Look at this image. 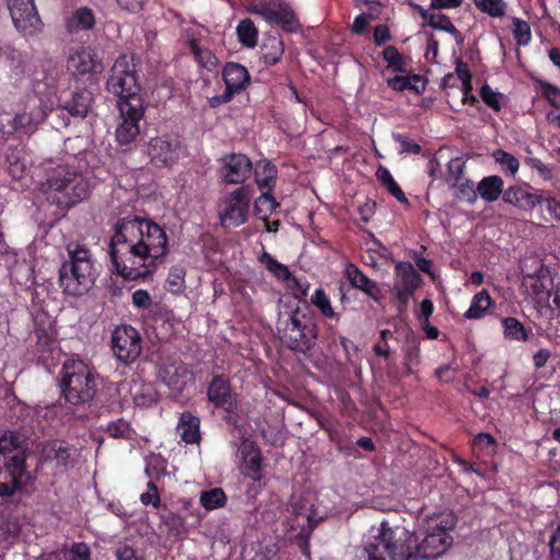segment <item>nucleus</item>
<instances>
[{"label":"nucleus","mask_w":560,"mask_h":560,"mask_svg":"<svg viewBox=\"0 0 560 560\" xmlns=\"http://www.w3.org/2000/svg\"><path fill=\"white\" fill-rule=\"evenodd\" d=\"M167 254L166 232L152 219L128 214L116 220L109 256L116 272L126 281H148Z\"/></svg>","instance_id":"f257e3e1"},{"label":"nucleus","mask_w":560,"mask_h":560,"mask_svg":"<svg viewBox=\"0 0 560 560\" xmlns=\"http://www.w3.org/2000/svg\"><path fill=\"white\" fill-rule=\"evenodd\" d=\"M456 525L453 514L430 527L428 534L418 545L413 533L402 526L390 527L383 522L377 533L372 535L364 546L366 560H419L435 559L442 556L452 545L453 538L448 530Z\"/></svg>","instance_id":"f03ea898"},{"label":"nucleus","mask_w":560,"mask_h":560,"mask_svg":"<svg viewBox=\"0 0 560 560\" xmlns=\"http://www.w3.org/2000/svg\"><path fill=\"white\" fill-rule=\"evenodd\" d=\"M106 90L118 97L117 106L121 121L116 128V141L119 145H128L140 135L139 124L145 110L138 65L133 55L118 56L106 81Z\"/></svg>","instance_id":"7ed1b4c3"},{"label":"nucleus","mask_w":560,"mask_h":560,"mask_svg":"<svg viewBox=\"0 0 560 560\" xmlns=\"http://www.w3.org/2000/svg\"><path fill=\"white\" fill-rule=\"evenodd\" d=\"M27 447L18 432L7 430L0 436V497H11L33 482L26 467Z\"/></svg>","instance_id":"20e7f679"},{"label":"nucleus","mask_w":560,"mask_h":560,"mask_svg":"<svg viewBox=\"0 0 560 560\" xmlns=\"http://www.w3.org/2000/svg\"><path fill=\"white\" fill-rule=\"evenodd\" d=\"M44 191L49 203L69 210L89 197L91 186L81 172L59 165L47 175Z\"/></svg>","instance_id":"39448f33"},{"label":"nucleus","mask_w":560,"mask_h":560,"mask_svg":"<svg viewBox=\"0 0 560 560\" xmlns=\"http://www.w3.org/2000/svg\"><path fill=\"white\" fill-rule=\"evenodd\" d=\"M69 260L59 268V285L63 293L71 296H82L94 284L95 268L88 247L77 244L67 246Z\"/></svg>","instance_id":"423d86ee"},{"label":"nucleus","mask_w":560,"mask_h":560,"mask_svg":"<svg viewBox=\"0 0 560 560\" xmlns=\"http://www.w3.org/2000/svg\"><path fill=\"white\" fill-rule=\"evenodd\" d=\"M278 332L288 349L302 354L313 349L318 339L317 322L307 306H296L289 312L285 319L280 318Z\"/></svg>","instance_id":"0eeeda50"},{"label":"nucleus","mask_w":560,"mask_h":560,"mask_svg":"<svg viewBox=\"0 0 560 560\" xmlns=\"http://www.w3.org/2000/svg\"><path fill=\"white\" fill-rule=\"evenodd\" d=\"M60 389L71 405L90 402L96 394L94 373L82 360H67L61 369Z\"/></svg>","instance_id":"6e6552de"},{"label":"nucleus","mask_w":560,"mask_h":560,"mask_svg":"<svg viewBox=\"0 0 560 560\" xmlns=\"http://www.w3.org/2000/svg\"><path fill=\"white\" fill-rule=\"evenodd\" d=\"M246 9L278 24L287 33H296L301 28L296 14L283 0H249Z\"/></svg>","instance_id":"1a4fd4ad"},{"label":"nucleus","mask_w":560,"mask_h":560,"mask_svg":"<svg viewBox=\"0 0 560 560\" xmlns=\"http://www.w3.org/2000/svg\"><path fill=\"white\" fill-rule=\"evenodd\" d=\"M253 194V186L242 185L225 197L219 213L222 225L236 228L247 221Z\"/></svg>","instance_id":"9d476101"},{"label":"nucleus","mask_w":560,"mask_h":560,"mask_svg":"<svg viewBox=\"0 0 560 560\" xmlns=\"http://www.w3.org/2000/svg\"><path fill=\"white\" fill-rule=\"evenodd\" d=\"M110 342L115 358L126 365L133 363L141 354L142 339L131 325L117 326L112 332Z\"/></svg>","instance_id":"9b49d317"},{"label":"nucleus","mask_w":560,"mask_h":560,"mask_svg":"<svg viewBox=\"0 0 560 560\" xmlns=\"http://www.w3.org/2000/svg\"><path fill=\"white\" fill-rule=\"evenodd\" d=\"M206 395L208 401L215 408L228 413H235L238 409V395L234 392L229 375L212 373L207 383Z\"/></svg>","instance_id":"f8f14e48"},{"label":"nucleus","mask_w":560,"mask_h":560,"mask_svg":"<svg viewBox=\"0 0 560 560\" xmlns=\"http://www.w3.org/2000/svg\"><path fill=\"white\" fill-rule=\"evenodd\" d=\"M8 8L15 28L25 37L42 32V22L34 0H9Z\"/></svg>","instance_id":"ddd939ff"},{"label":"nucleus","mask_w":560,"mask_h":560,"mask_svg":"<svg viewBox=\"0 0 560 560\" xmlns=\"http://www.w3.org/2000/svg\"><path fill=\"white\" fill-rule=\"evenodd\" d=\"M182 145L168 136L152 138L148 143V155L156 167H172L180 156Z\"/></svg>","instance_id":"4468645a"},{"label":"nucleus","mask_w":560,"mask_h":560,"mask_svg":"<svg viewBox=\"0 0 560 560\" xmlns=\"http://www.w3.org/2000/svg\"><path fill=\"white\" fill-rule=\"evenodd\" d=\"M220 175L225 184H243L253 173L250 159L243 153H230L220 159Z\"/></svg>","instance_id":"2eb2a0df"},{"label":"nucleus","mask_w":560,"mask_h":560,"mask_svg":"<svg viewBox=\"0 0 560 560\" xmlns=\"http://www.w3.org/2000/svg\"><path fill=\"white\" fill-rule=\"evenodd\" d=\"M67 71L74 78L96 75L104 69L102 60L90 49L81 47L72 50L67 58Z\"/></svg>","instance_id":"dca6fc26"},{"label":"nucleus","mask_w":560,"mask_h":560,"mask_svg":"<svg viewBox=\"0 0 560 560\" xmlns=\"http://www.w3.org/2000/svg\"><path fill=\"white\" fill-rule=\"evenodd\" d=\"M521 270L524 277V284L530 288L534 295L548 293L552 288L553 280L550 270L544 265L541 259H534L533 272L527 270V260L521 262Z\"/></svg>","instance_id":"f3484780"},{"label":"nucleus","mask_w":560,"mask_h":560,"mask_svg":"<svg viewBox=\"0 0 560 560\" xmlns=\"http://www.w3.org/2000/svg\"><path fill=\"white\" fill-rule=\"evenodd\" d=\"M242 456V474L253 481L262 480V455L254 441L245 439L240 446Z\"/></svg>","instance_id":"a211bd4d"},{"label":"nucleus","mask_w":560,"mask_h":560,"mask_svg":"<svg viewBox=\"0 0 560 560\" xmlns=\"http://www.w3.org/2000/svg\"><path fill=\"white\" fill-rule=\"evenodd\" d=\"M160 378L176 395L195 381L192 371L185 363L165 365L160 371Z\"/></svg>","instance_id":"6ab92c4d"},{"label":"nucleus","mask_w":560,"mask_h":560,"mask_svg":"<svg viewBox=\"0 0 560 560\" xmlns=\"http://www.w3.org/2000/svg\"><path fill=\"white\" fill-rule=\"evenodd\" d=\"M93 94L86 89L75 91L70 98L59 100L58 107L73 118L83 119L92 108Z\"/></svg>","instance_id":"aec40b11"},{"label":"nucleus","mask_w":560,"mask_h":560,"mask_svg":"<svg viewBox=\"0 0 560 560\" xmlns=\"http://www.w3.org/2000/svg\"><path fill=\"white\" fill-rule=\"evenodd\" d=\"M222 78L225 90L233 95L243 92L250 82V75L246 67L237 62H228L222 69Z\"/></svg>","instance_id":"412c9836"},{"label":"nucleus","mask_w":560,"mask_h":560,"mask_svg":"<svg viewBox=\"0 0 560 560\" xmlns=\"http://www.w3.org/2000/svg\"><path fill=\"white\" fill-rule=\"evenodd\" d=\"M346 276L351 287L362 291L375 302H381L383 295L378 283L369 278L355 265L349 264L346 268Z\"/></svg>","instance_id":"4be33fe9"},{"label":"nucleus","mask_w":560,"mask_h":560,"mask_svg":"<svg viewBox=\"0 0 560 560\" xmlns=\"http://www.w3.org/2000/svg\"><path fill=\"white\" fill-rule=\"evenodd\" d=\"M540 195L529 191L528 188H524L521 186H511L503 192V201L505 203L512 205L521 210H530L533 209L539 201Z\"/></svg>","instance_id":"5701e85b"},{"label":"nucleus","mask_w":560,"mask_h":560,"mask_svg":"<svg viewBox=\"0 0 560 560\" xmlns=\"http://www.w3.org/2000/svg\"><path fill=\"white\" fill-rule=\"evenodd\" d=\"M200 418L191 411L185 410L180 413L177 432L186 444H198L201 440Z\"/></svg>","instance_id":"b1692460"},{"label":"nucleus","mask_w":560,"mask_h":560,"mask_svg":"<svg viewBox=\"0 0 560 560\" xmlns=\"http://www.w3.org/2000/svg\"><path fill=\"white\" fill-rule=\"evenodd\" d=\"M94 26L95 15L93 11L86 7L77 9L70 16L65 19V30L69 35L90 31L94 28Z\"/></svg>","instance_id":"393cba45"},{"label":"nucleus","mask_w":560,"mask_h":560,"mask_svg":"<svg viewBox=\"0 0 560 560\" xmlns=\"http://www.w3.org/2000/svg\"><path fill=\"white\" fill-rule=\"evenodd\" d=\"M395 273L397 276V280L394 284L395 288L416 292L422 282L420 273L409 261L397 262L395 266Z\"/></svg>","instance_id":"a878e982"},{"label":"nucleus","mask_w":560,"mask_h":560,"mask_svg":"<svg viewBox=\"0 0 560 560\" xmlns=\"http://www.w3.org/2000/svg\"><path fill=\"white\" fill-rule=\"evenodd\" d=\"M42 67V78H34L33 90L37 95H50L57 86L59 69L52 61H46Z\"/></svg>","instance_id":"bb28decb"},{"label":"nucleus","mask_w":560,"mask_h":560,"mask_svg":"<svg viewBox=\"0 0 560 560\" xmlns=\"http://www.w3.org/2000/svg\"><path fill=\"white\" fill-rule=\"evenodd\" d=\"M389 89L396 92L412 91L422 94L427 89V81L420 74L395 75L386 80Z\"/></svg>","instance_id":"cd10ccee"},{"label":"nucleus","mask_w":560,"mask_h":560,"mask_svg":"<svg viewBox=\"0 0 560 560\" xmlns=\"http://www.w3.org/2000/svg\"><path fill=\"white\" fill-rule=\"evenodd\" d=\"M253 173L259 189H273L277 182L278 168L269 160L262 159L257 161L255 167L253 166Z\"/></svg>","instance_id":"c85d7f7f"},{"label":"nucleus","mask_w":560,"mask_h":560,"mask_svg":"<svg viewBox=\"0 0 560 560\" xmlns=\"http://www.w3.org/2000/svg\"><path fill=\"white\" fill-rule=\"evenodd\" d=\"M284 52V43L279 35H269L264 38L260 47L261 60L266 66L278 63Z\"/></svg>","instance_id":"c756f323"},{"label":"nucleus","mask_w":560,"mask_h":560,"mask_svg":"<svg viewBox=\"0 0 560 560\" xmlns=\"http://www.w3.org/2000/svg\"><path fill=\"white\" fill-rule=\"evenodd\" d=\"M3 55L9 62V69L16 81L23 80L30 70V57L26 52L19 49L7 47Z\"/></svg>","instance_id":"7c9ffc66"},{"label":"nucleus","mask_w":560,"mask_h":560,"mask_svg":"<svg viewBox=\"0 0 560 560\" xmlns=\"http://www.w3.org/2000/svg\"><path fill=\"white\" fill-rule=\"evenodd\" d=\"M503 179L498 175L483 177L478 186L477 191L480 197L487 202L497 201L500 195L503 196Z\"/></svg>","instance_id":"2f4dec72"},{"label":"nucleus","mask_w":560,"mask_h":560,"mask_svg":"<svg viewBox=\"0 0 560 560\" xmlns=\"http://www.w3.org/2000/svg\"><path fill=\"white\" fill-rule=\"evenodd\" d=\"M501 325L503 327V335L506 340H510V341H527L528 340L530 330L527 329L515 317H502Z\"/></svg>","instance_id":"473e14b6"},{"label":"nucleus","mask_w":560,"mask_h":560,"mask_svg":"<svg viewBox=\"0 0 560 560\" xmlns=\"http://www.w3.org/2000/svg\"><path fill=\"white\" fill-rule=\"evenodd\" d=\"M259 261L278 280L284 281L287 283L289 281H295V277L290 271L288 266L275 259L269 253L264 252L262 255L259 257Z\"/></svg>","instance_id":"72a5a7b5"},{"label":"nucleus","mask_w":560,"mask_h":560,"mask_svg":"<svg viewBox=\"0 0 560 560\" xmlns=\"http://www.w3.org/2000/svg\"><path fill=\"white\" fill-rule=\"evenodd\" d=\"M492 302L489 292L483 289L474 295L470 306L464 316L467 319H479L485 316Z\"/></svg>","instance_id":"f704fd0d"},{"label":"nucleus","mask_w":560,"mask_h":560,"mask_svg":"<svg viewBox=\"0 0 560 560\" xmlns=\"http://www.w3.org/2000/svg\"><path fill=\"white\" fill-rule=\"evenodd\" d=\"M381 55L387 67L394 72L404 73L407 71L408 57L399 52L396 46H385Z\"/></svg>","instance_id":"c9c22d12"},{"label":"nucleus","mask_w":560,"mask_h":560,"mask_svg":"<svg viewBox=\"0 0 560 560\" xmlns=\"http://www.w3.org/2000/svg\"><path fill=\"white\" fill-rule=\"evenodd\" d=\"M103 431L113 439H121L126 441L132 440L135 434L131 424L124 418H118L116 420L109 421L103 428Z\"/></svg>","instance_id":"e433bc0d"},{"label":"nucleus","mask_w":560,"mask_h":560,"mask_svg":"<svg viewBox=\"0 0 560 560\" xmlns=\"http://www.w3.org/2000/svg\"><path fill=\"white\" fill-rule=\"evenodd\" d=\"M311 303L319 311L325 318H331L336 322L340 320V315L336 313L330 304L323 288H317L311 296Z\"/></svg>","instance_id":"4c0bfd02"},{"label":"nucleus","mask_w":560,"mask_h":560,"mask_svg":"<svg viewBox=\"0 0 560 560\" xmlns=\"http://www.w3.org/2000/svg\"><path fill=\"white\" fill-rule=\"evenodd\" d=\"M240 43L248 48L257 45L258 30L250 19L242 20L236 27Z\"/></svg>","instance_id":"58836bf2"},{"label":"nucleus","mask_w":560,"mask_h":560,"mask_svg":"<svg viewBox=\"0 0 560 560\" xmlns=\"http://www.w3.org/2000/svg\"><path fill=\"white\" fill-rule=\"evenodd\" d=\"M279 207L276 198L272 196L271 190L264 191L254 202L255 214L259 219H267Z\"/></svg>","instance_id":"ea45409f"},{"label":"nucleus","mask_w":560,"mask_h":560,"mask_svg":"<svg viewBox=\"0 0 560 560\" xmlns=\"http://www.w3.org/2000/svg\"><path fill=\"white\" fill-rule=\"evenodd\" d=\"M200 504L207 510H215L226 504L228 498L223 489L213 488L200 493Z\"/></svg>","instance_id":"a19ab883"},{"label":"nucleus","mask_w":560,"mask_h":560,"mask_svg":"<svg viewBox=\"0 0 560 560\" xmlns=\"http://www.w3.org/2000/svg\"><path fill=\"white\" fill-rule=\"evenodd\" d=\"M36 334V345L35 349L43 359H46V354H52V352L58 348L57 339L54 332H50L46 329H37Z\"/></svg>","instance_id":"79ce46f5"},{"label":"nucleus","mask_w":560,"mask_h":560,"mask_svg":"<svg viewBox=\"0 0 560 560\" xmlns=\"http://www.w3.org/2000/svg\"><path fill=\"white\" fill-rule=\"evenodd\" d=\"M162 524L170 537L182 538L187 533L186 518L179 514L168 513L162 517Z\"/></svg>","instance_id":"37998d69"},{"label":"nucleus","mask_w":560,"mask_h":560,"mask_svg":"<svg viewBox=\"0 0 560 560\" xmlns=\"http://www.w3.org/2000/svg\"><path fill=\"white\" fill-rule=\"evenodd\" d=\"M492 156L495 162L501 165L502 171L509 173L512 176L517 173L520 168V162L513 154L502 149H497Z\"/></svg>","instance_id":"c03bdc74"},{"label":"nucleus","mask_w":560,"mask_h":560,"mask_svg":"<svg viewBox=\"0 0 560 560\" xmlns=\"http://www.w3.org/2000/svg\"><path fill=\"white\" fill-rule=\"evenodd\" d=\"M12 128H14V135H30L35 131L36 125L34 124L33 115L31 113H21L15 116H11Z\"/></svg>","instance_id":"a18cd8bd"},{"label":"nucleus","mask_w":560,"mask_h":560,"mask_svg":"<svg viewBox=\"0 0 560 560\" xmlns=\"http://www.w3.org/2000/svg\"><path fill=\"white\" fill-rule=\"evenodd\" d=\"M475 5L491 18H502L506 11L504 0H474Z\"/></svg>","instance_id":"49530a36"},{"label":"nucleus","mask_w":560,"mask_h":560,"mask_svg":"<svg viewBox=\"0 0 560 560\" xmlns=\"http://www.w3.org/2000/svg\"><path fill=\"white\" fill-rule=\"evenodd\" d=\"M186 271L183 266H173L166 278V289L171 292H182L185 287Z\"/></svg>","instance_id":"de8ad7c7"},{"label":"nucleus","mask_w":560,"mask_h":560,"mask_svg":"<svg viewBox=\"0 0 560 560\" xmlns=\"http://www.w3.org/2000/svg\"><path fill=\"white\" fill-rule=\"evenodd\" d=\"M479 95L483 103L495 113H499L502 108L501 101L504 98V94L495 92L489 84H483L480 88Z\"/></svg>","instance_id":"09e8293b"},{"label":"nucleus","mask_w":560,"mask_h":560,"mask_svg":"<svg viewBox=\"0 0 560 560\" xmlns=\"http://www.w3.org/2000/svg\"><path fill=\"white\" fill-rule=\"evenodd\" d=\"M428 25L434 30L444 31L452 35H459L458 30L453 24L451 19L443 13H433L428 21Z\"/></svg>","instance_id":"8fccbe9b"},{"label":"nucleus","mask_w":560,"mask_h":560,"mask_svg":"<svg viewBox=\"0 0 560 560\" xmlns=\"http://www.w3.org/2000/svg\"><path fill=\"white\" fill-rule=\"evenodd\" d=\"M159 400L158 393L152 386H142L133 394V401L138 407H151Z\"/></svg>","instance_id":"3c124183"},{"label":"nucleus","mask_w":560,"mask_h":560,"mask_svg":"<svg viewBox=\"0 0 560 560\" xmlns=\"http://www.w3.org/2000/svg\"><path fill=\"white\" fill-rule=\"evenodd\" d=\"M513 36L520 46H526L532 39L529 24L518 18L513 19Z\"/></svg>","instance_id":"603ef678"},{"label":"nucleus","mask_w":560,"mask_h":560,"mask_svg":"<svg viewBox=\"0 0 560 560\" xmlns=\"http://www.w3.org/2000/svg\"><path fill=\"white\" fill-rule=\"evenodd\" d=\"M541 95L548 101V103L555 108H560V89L547 81H540Z\"/></svg>","instance_id":"864d4df0"},{"label":"nucleus","mask_w":560,"mask_h":560,"mask_svg":"<svg viewBox=\"0 0 560 560\" xmlns=\"http://www.w3.org/2000/svg\"><path fill=\"white\" fill-rule=\"evenodd\" d=\"M465 170V161L457 156L451 159L447 164V172L450 178L453 180V186H458Z\"/></svg>","instance_id":"5fc2aeb1"},{"label":"nucleus","mask_w":560,"mask_h":560,"mask_svg":"<svg viewBox=\"0 0 560 560\" xmlns=\"http://www.w3.org/2000/svg\"><path fill=\"white\" fill-rule=\"evenodd\" d=\"M395 142L400 144L399 153L404 154H419L421 152V145L408 139V137L401 133H393Z\"/></svg>","instance_id":"6e6d98bb"},{"label":"nucleus","mask_w":560,"mask_h":560,"mask_svg":"<svg viewBox=\"0 0 560 560\" xmlns=\"http://www.w3.org/2000/svg\"><path fill=\"white\" fill-rule=\"evenodd\" d=\"M74 450L67 443L60 442L55 448V460L59 466L68 467L71 464Z\"/></svg>","instance_id":"4d7b16f0"},{"label":"nucleus","mask_w":560,"mask_h":560,"mask_svg":"<svg viewBox=\"0 0 560 560\" xmlns=\"http://www.w3.org/2000/svg\"><path fill=\"white\" fill-rule=\"evenodd\" d=\"M147 488V492L140 495L141 503L143 505L152 504L155 509L160 508L161 498L156 485L153 481H149Z\"/></svg>","instance_id":"13d9d810"},{"label":"nucleus","mask_w":560,"mask_h":560,"mask_svg":"<svg viewBox=\"0 0 560 560\" xmlns=\"http://www.w3.org/2000/svg\"><path fill=\"white\" fill-rule=\"evenodd\" d=\"M497 441L490 433L480 432L472 439V447L478 451H488L490 447L495 448Z\"/></svg>","instance_id":"bf43d9fd"},{"label":"nucleus","mask_w":560,"mask_h":560,"mask_svg":"<svg viewBox=\"0 0 560 560\" xmlns=\"http://www.w3.org/2000/svg\"><path fill=\"white\" fill-rule=\"evenodd\" d=\"M68 560H91V550L85 542H74L69 550Z\"/></svg>","instance_id":"052dcab7"},{"label":"nucleus","mask_w":560,"mask_h":560,"mask_svg":"<svg viewBox=\"0 0 560 560\" xmlns=\"http://www.w3.org/2000/svg\"><path fill=\"white\" fill-rule=\"evenodd\" d=\"M539 199L540 201L537 205H540L551 219L560 220V202L553 197H542L541 195Z\"/></svg>","instance_id":"680f3d73"},{"label":"nucleus","mask_w":560,"mask_h":560,"mask_svg":"<svg viewBox=\"0 0 560 560\" xmlns=\"http://www.w3.org/2000/svg\"><path fill=\"white\" fill-rule=\"evenodd\" d=\"M548 547L549 560H560V523L551 533Z\"/></svg>","instance_id":"e2e57ef3"},{"label":"nucleus","mask_w":560,"mask_h":560,"mask_svg":"<svg viewBox=\"0 0 560 560\" xmlns=\"http://www.w3.org/2000/svg\"><path fill=\"white\" fill-rule=\"evenodd\" d=\"M373 40L377 47L384 46L392 40L389 27L386 24H378L373 28Z\"/></svg>","instance_id":"0e129e2a"},{"label":"nucleus","mask_w":560,"mask_h":560,"mask_svg":"<svg viewBox=\"0 0 560 560\" xmlns=\"http://www.w3.org/2000/svg\"><path fill=\"white\" fill-rule=\"evenodd\" d=\"M132 304L137 308L147 310L152 305L151 295L147 290L139 289L132 293Z\"/></svg>","instance_id":"69168bd1"},{"label":"nucleus","mask_w":560,"mask_h":560,"mask_svg":"<svg viewBox=\"0 0 560 560\" xmlns=\"http://www.w3.org/2000/svg\"><path fill=\"white\" fill-rule=\"evenodd\" d=\"M394 293L397 301L398 312H404L407 308L408 303L410 299L413 296L415 292L394 287Z\"/></svg>","instance_id":"338daca9"},{"label":"nucleus","mask_w":560,"mask_h":560,"mask_svg":"<svg viewBox=\"0 0 560 560\" xmlns=\"http://www.w3.org/2000/svg\"><path fill=\"white\" fill-rule=\"evenodd\" d=\"M117 560H144L137 551L129 546H121L116 550Z\"/></svg>","instance_id":"774afa93"}]
</instances>
